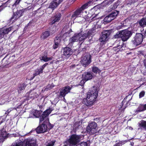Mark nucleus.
I'll return each mask as SVG.
<instances>
[{"mask_svg":"<svg viewBox=\"0 0 146 146\" xmlns=\"http://www.w3.org/2000/svg\"><path fill=\"white\" fill-rule=\"evenodd\" d=\"M98 95L96 87L93 86L87 93L86 98L84 99L83 103L87 106L92 105Z\"/></svg>","mask_w":146,"mask_h":146,"instance_id":"f257e3e1","label":"nucleus"},{"mask_svg":"<svg viewBox=\"0 0 146 146\" xmlns=\"http://www.w3.org/2000/svg\"><path fill=\"white\" fill-rule=\"evenodd\" d=\"M88 35V33H84L82 32L78 34H76L70 39V43L77 42L78 40L80 41H82L87 38Z\"/></svg>","mask_w":146,"mask_h":146,"instance_id":"f03ea898","label":"nucleus"},{"mask_svg":"<svg viewBox=\"0 0 146 146\" xmlns=\"http://www.w3.org/2000/svg\"><path fill=\"white\" fill-rule=\"evenodd\" d=\"M145 34L144 35L140 33H136L135 36L132 39L131 41L132 43L136 46L140 44L142 42L144 37L146 36Z\"/></svg>","mask_w":146,"mask_h":146,"instance_id":"7ed1b4c3","label":"nucleus"},{"mask_svg":"<svg viewBox=\"0 0 146 146\" xmlns=\"http://www.w3.org/2000/svg\"><path fill=\"white\" fill-rule=\"evenodd\" d=\"M80 135L75 134L72 135L70 139L68 140V142L69 143L68 145L77 146L76 145L80 141Z\"/></svg>","mask_w":146,"mask_h":146,"instance_id":"20e7f679","label":"nucleus"},{"mask_svg":"<svg viewBox=\"0 0 146 146\" xmlns=\"http://www.w3.org/2000/svg\"><path fill=\"white\" fill-rule=\"evenodd\" d=\"M87 131L90 134H93L96 133L98 130L97 124L94 121L89 123L87 127Z\"/></svg>","mask_w":146,"mask_h":146,"instance_id":"39448f33","label":"nucleus"},{"mask_svg":"<svg viewBox=\"0 0 146 146\" xmlns=\"http://www.w3.org/2000/svg\"><path fill=\"white\" fill-rule=\"evenodd\" d=\"M5 123L2 121L0 122V127L2 128V126H3V128L0 131V143L3 142L4 140L8 137V135L5 130L4 129L5 127Z\"/></svg>","mask_w":146,"mask_h":146,"instance_id":"423d86ee","label":"nucleus"},{"mask_svg":"<svg viewBox=\"0 0 146 146\" xmlns=\"http://www.w3.org/2000/svg\"><path fill=\"white\" fill-rule=\"evenodd\" d=\"M81 62L83 66H85L89 65L91 62L90 55L89 54H87L83 55L82 58Z\"/></svg>","mask_w":146,"mask_h":146,"instance_id":"0eeeda50","label":"nucleus"},{"mask_svg":"<svg viewBox=\"0 0 146 146\" xmlns=\"http://www.w3.org/2000/svg\"><path fill=\"white\" fill-rule=\"evenodd\" d=\"M132 35L130 31L127 30H123L121 31V39L123 41L127 40Z\"/></svg>","mask_w":146,"mask_h":146,"instance_id":"6e6552de","label":"nucleus"},{"mask_svg":"<svg viewBox=\"0 0 146 146\" xmlns=\"http://www.w3.org/2000/svg\"><path fill=\"white\" fill-rule=\"evenodd\" d=\"M52 127H50V128H48L46 125L44 123L40 125L36 129V132L38 133H43L46 132L47 130Z\"/></svg>","mask_w":146,"mask_h":146,"instance_id":"1a4fd4ad","label":"nucleus"},{"mask_svg":"<svg viewBox=\"0 0 146 146\" xmlns=\"http://www.w3.org/2000/svg\"><path fill=\"white\" fill-rule=\"evenodd\" d=\"M71 88L72 87H70L69 86H67L63 88L60 90V96L64 97L66 94L70 92Z\"/></svg>","mask_w":146,"mask_h":146,"instance_id":"9d476101","label":"nucleus"},{"mask_svg":"<svg viewBox=\"0 0 146 146\" xmlns=\"http://www.w3.org/2000/svg\"><path fill=\"white\" fill-rule=\"evenodd\" d=\"M110 34V32L107 30L105 31L102 33V35L99 39L101 42H104L108 40V37Z\"/></svg>","mask_w":146,"mask_h":146,"instance_id":"9b49d317","label":"nucleus"},{"mask_svg":"<svg viewBox=\"0 0 146 146\" xmlns=\"http://www.w3.org/2000/svg\"><path fill=\"white\" fill-rule=\"evenodd\" d=\"M23 12V9H17L16 11L13 12V15L11 18V20L13 19H14V20H16L18 19L22 15Z\"/></svg>","mask_w":146,"mask_h":146,"instance_id":"f8f14e48","label":"nucleus"},{"mask_svg":"<svg viewBox=\"0 0 146 146\" xmlns=\"http://www.w3.org/2000/svg\"><path fill=\"white\" fill-rule=\"evenodd\" d=\"M12 27L2 29L0 30V40L4 37L5 35L8 34L12 30Z\"/></svg>","mask_w":146,"mask_h":146,"instance_id":"ddd939ff","label":"nucleus"},{"mask_svg":"<svg viewBox=\"0 0 146 146\" xmlns=\"http://www.w3.org/2000/svg\"><path fill=\"white\" fill-rule=\"evenodd\" d=\"M52 110H52L51 108H49L44 111L40 117V122H42L44 119L46 118L51 113Z\"/></svg>","mask_w":146,"mask_h":146,"instance_id":"4468645a","label":"nucleus"},{"mask_svg":"<svg viewBox=\"0 0 146 146\" xmlns=\"http://www.w3.org/2000/svg\"><path fill=\"white\" fill-rule=\"evenodd\" d=\"M72 54V50L68 47H66L63 49V54L66 57H69Z\"/></svg>","mask_w":146,"mask_h":146,"instance_id":"2eb2a0df","label":"nucleus"},{"mask_svg":"<svg viewBox=\"0 0 146 146\" xmlns=\"http://www.w3.org/2000/svg\"><path fill=\"white\" fill-rule=\"evenodd\" d=\"M93 76L91 73L89 72L84 73L82 76V78L83 81V83H84L86 81L92 79Z\"/></svg>","mask_w":146,"mask_h":146,"instance_id":"dca6fc26","label":"nucleus"},{"mask_svg":"<svg viewBox=\"0 0 146 146\" xmlns=\"http://www.w3.org/2000/svg\"><path fill=\"white\" fill-rule=\"evenodd\" d=\"M94 9H91L89 13L84 17L85 20L87 21H89V19L91 18V19H94L98 15L97 14L94 13L92 14V12L93 11Z\"/></svg>","mask_w":146,"mask_h":146,"instance_id":"f3484780","label":"nucleus"},{"mask_svg":"<svg viewBox=\"0 0 146 146\" xmlns=\"http://www.w3.org/2000/svg\"><path fill=\"white\" fill-rule=\"evenodd\" d=\"M83 13V11L82 10L79 8L74 12V13L72 15V17L75 19L76 17H80L79 16L80 15H81Z\"/></svg>","mask_w":146,"mask_h":146,"instance_id":"a211bd4d","label":"nucleus"},{"mask_svg":"<svg viewBox=\"0 0 146 146\" xmlns=\"http://www.w3.org/2000/svg\"><path fill=\"white\" fill-rule=\"evenodd\" d=\"M33 90H31L29 92L26 94V96H28L29 98L32 99H34L38 95L35 92H33Z\"/></svg>","mask_w":146,"mask_h":146,"instance_id":"6ab92c4d","label":"nucleus"},{"mask_svg":"<svg viewBox=\"0 0 146 146\" xmlns=\"http://www.w3.org/2000/svg\"><path fill=\"white\" fill-rule=\"evenodd\" d=\"M61 16L60 13L57 14L52 19V21L50 23V24H53L56 22L60 20Z\"/></svg>","mask_w":146,"mask_h":146,"instance_id":"aec40b11","label":"nucleus"},{"mask_svg":"<svg viewBox=\"0 0 146 146\" xmlns=\"http://www.w3.org/2000/svg\"><path fill=\"white\" fill-rule=\"evenodd\" d=\"M60 39L59 37H56L54 40V44L53 45V48L54 49H56L59 46L60 42Z\"/></svg>","mask_w":146,"mask_h":146,"instance_id":"412c9836","label":"nucleus"},{"mask_svg":"<svg viewBox=\"0 0 146 146\" xmlns=\"http://www.w3.org/2000/svg\"><path fill=\"white\" fill-rule=\"evenodd\" d=\"M41 113L42 112L41 111L33 110L31 111V114L33 115V116H31V117H38Z\"/></svg>","mask_w":146,"mask_h":146,"instance_id":"4be33fe9","label":"nucleus"},{"mask_svg":"<svg viewBox=\"0 0 146 146\" xmlns=\"http://www.w3.org/2000/svg\"><path fill=\"white\" fill-rule=\"evenodd\" d=\"M115 43H117V46L114 47L113 48V50L116 51L117 52H118L122 47V43H121L119 41H117Z\"/></svg>","mask_w":146,"mask_h":146,"instance_id":"5701e85b","label":"nucleus"},{"mask_svg":"<svg viewBox=\"0 0 146 146\" xmlns=\"http://www.w3.org/2000/svg\"><path fill=\"white\" fill-rule=\"evenodd\" d=\"M36 143L34 141L28 139L25 141V146H35Z\"/></svg>","mask_w":146,"mask_h":146,"instance_id":"b1692460","label":"nucleus"},{"mask_svg":"<svg viewBox=\"0 0 146 146\" xmlns=\"http://www.w3.org/2000/svg\"><path fill=\"white\" fill-rule=\"evenodd\" d=\"M139 25L143 27L146 26V18H143L139 21Z\"/></svg>","mask_w":146,"mask_h":146,"instance_id":"393cba45","label":"nucleus"},{"mask_svg":"<svg viewBox=\"0 0 146 146\" xmlns=\"http://www.w3.org/2000/svg\"><path fill=\"white\" fill-rule=\"evenodd\" d=\"M59 5L56 2L53 0L50 3L48 8L52 9L53 10L54 9L56 8Z\"/></svg>","mask_w":146,"mask_h":146,"instance_id":"a878e982","label":"nucleus"},{"mask_svg":"<svg viewBox=\"0 0 146 146\" xmlns=\"http://www.w3.org/2000/svg\"><path fill=\"white\" fill-rule=\"evenodd\" d=\"M118 13V11L116 10H114L112 13L109 15L112 20H113L116 18Z\"/></svg>","mask_w":146,"mask_h":146,"instance_id":"bb28decb","label":"nucleus"},{"mask_svg":"<svg viewBox=\"0 0 146 146\" xmlns=\"http://www.w3.org/2000/svg\"><path fill=\"white\" fill-rule=\"evenodd\" d=\"M20 2L19 0H17L15 3L12 6V9L13 12H14L16 11L18 9V7L19 6L18 4Z\"/></svg>","mask_w":146,"mask_h":146,"instance_id":"cd10ccee","label":"nucleus"},{"mask_svg":"<svg viewBox=\"0 0 146 146\" xmlns=\"http://www.w3.org/2000/svg\"><path fill=\"white\" fill-rule=\"evenodd\" d=\"M23 143L20 140H17L12 144L11 146H23Z\"/></svg>","mask_w":146,"mask_h":146,"instance_id":"c85d7f7f","label":"nucleus"},{"mask_svg":"<svg viewBox=\"0 0 146 146\" xmlns=\"http://www.w3.org/2000/svg\"><path fill=\"white\" fill-rule=\"evenodd\" d=\"M50 35V33L48 31H46L43 33L41 35V37L43 39H45L48 37Z\"/></svg>","mask_w":146,"mask_h":146,"instance_id":"c756f323","label":"nucleus"},{"mask_svg":"<svg viewBox=\"0 0 146 146\" xmlns=\"http://www.w3.org/2000/svg\"><path fill=\"white\" fill-rule=\"evenodd\" d=\"M55 141H48L45 143L46 146H53Z\"/></svg>","mask_w":146,"mask_h":146,"instance_id":"7c9ffc66","label":"nucleus"},{"mask_svg":"<svg viewBox=\"0 0 146 146\" xmlns=\"http://www.w3.org/2000/svg\"><path fill=\"white\" fill-rule=\"evenodd\" d=\"M145 110L144 105H140L136 110L137 112H139Z\"/></svg>","mask_w":146,"mask_h":146,"instance_id":"2f4dec72","label":"nucleus"},{"mask_svg":"<svg viewBox=\"0 0 146 146\" xmlns=\"http://www.w3.org/2000/svg\"><path fill=\"white\" fill-rule=\"evenodd\" d=\"M139 126L145 129H146V121H141L139 123Z\"/></svg>","mask_w":146,"mask_h":146,"instance_id":"473e14b6","label":"nucleus"},{"mask_svg":"<svg viewBox=\"0 0 146 146\" xmlns=\"http://www.w3.org/2000/svg\"><path fill=\"white\" fill-rule=\"evenodd\" d=\"M92 71L95 73H99L101 72L100 70L97 67L94 66L92 69Z\"/></svg>","mask_w":146,"mask_h":146,"instance_id":"72a5a7b5","label":"nucleus"},{"mask_svg":"<svg viewBox=\"0 0 146 146\" xmlns=\"http://www.w3.org/2000/svg\"><path fill=\"white\" fill-rule=\"evenodd\" d=\"M91 3V2H89L83 5L80 8L83 11L85 9L87 8L88 7L89 4Z\"/></svg>","mask_w":146,"mask_h":146,"instance_id":"f704fd0d","label":"nucleus"},{"mask_svg":"<svg viewBox=\"0 0 146 146\" xmlns=\"http://www.w3.org/2000/svg\"><path fill=\"white\" fill-rule=\"evenodd\" d=\"M77 19L78 22L81 23H83L86 21L84 17L80 16L78 17Z\"/></svg>","mask_w":146,"mask_h":146,"instance_id":"c9c22d12","label":"nucleus"},{"mask_svg":"<svg viewBox=\"0 0 146 146\" xmlns=\"http://www.w3.org/2000/svg\"><path fill=\"white\" fill-rule=\"evenodd\" d=\"M97 22H96V24L94 25V27L92 29L90 30V31L89 33L87 32L86 33H88V35L90 34V33H94L95 32V30L96 29V25H97Z\"/></svg>","mask_w":146,"mask_h":146,"instance_id":"e433bc0d","label":"nucleus"},{"mask_svg":"<svg viewBox=\"0 0 146 146\" xmlns=\"http://www.w3.org/2000/svg\"><path fill=\"white\" fill-rule=\"evenodd\" d=\"M112 20L109 15L106 16L104 19V21L105 22L109 23Z\"/></svg>","mask_w":146,"mask_h":146,"instance_id":"4c0bfd02","label":"nucleus"},{"mask_svg":"<svg viewBox=\"0 0 146 146\" xmlns=\"http://www.w3.org/2000/svg\"><path fill=\"white\" fill-rule=\"evenodd\" d=\"M41 60H43L45 62H47L52 59L51 57L48 58L46 56H43L42 57Z\"/></svg>","mask_w":146,"mask_h":146,"instance_id":"58836bf2","label":"nucleus"},{"mask_svg":"<svg viewBox=\"0 0 146 146\" xmlns=\"http://www.w3.org/2000/svg\"><path fill=\"white\" fill-rule=\"evenodd\" d=\"M26 86V85L25 83H23L21 84L19 88V89L18 90L19 92L20 91H21L22 90H24Z\"/></svg>","mask_w":146,"mask_h":146,"instance_id":"ea45409f","label":"nucleus"},{"mask_svg":"<svg viewBox=\"0 0 146 146\" xmlns=\"http://www.w3.org/2000/svg\"><path fill=\"white\" fill-rule=\"evenodd\" d=\"M120 37L121 38V31L118 32L114 36V38H115Z\"/></svg>","mask_w":146,"mask_h":146,"instance_id":"a19ab883","label":"nucleus"},{"mask_svg":"<svg viewBox=\"0 0 146 146\" xmlns=\"http://www.w3.org/2000/svg\"><path fill=\"white\" fill-rule=\"evenodd\" d=\"M42 73V72H40V70L39 69L36 70L35 71V73L33 74V78L35 76L39 75L40 74Z\"/></svg>","mask_w":146,"mask_h":146,"instance_id":"79ce46f5","label":"nucleus"},{"mask_svg":"<svg viewBox=\"0 0 146 146\" xmlns=\"http://www.w3.org/2000/svg\"><path fill=\"white\" fill-rule=\"evenodd\" d=\"M138 0H131L130 1L129 3H128L127 4V5H131L132 4H133L135 2H137V1Z\"/></svg>","mask_w":146,"mask_h":146,"instance_id":"37998d69","label":"nucleus"},{"mask_svg":"<svg viewBox=\"0 0 146 146\" xmlns=\"http://www.w3.org/2000/svg\"><path fill=\"white\" fill-rule=\"evenodd\" d=\"M77 146H86L87 144L86 142H82L80 143V144L77 145Z\"/></svg>","mask_w":146,"mask_h":146,"instance_id":"c03bdc74","label":"nucleus"},{"mask_svg":"<svg viewBox=\"0 0 146 146\" xmlns=\"http://www.w3.org/2000/svg\"><path fill=\"white\" fill-rule=\"evenodd\" d=\"M145 92L144 91L141 92L139 95V98H141L144 96L145 95Z\"/></svg>","mask_w":146,"mask_h":146,"instance_id":"a18cd8bd","label":"nucleus"},{"mask_svg":"<svg viewBox=\"0 0 146 146\" xmlns=\"http://www.w3.org/2000/svg\"><path fill=\"white\" fill-rule=\"evenodd\" d=\"M58 4V5H59L62 1L63 0H54Z\"/></svg>","mask_w":146,"mask_h":146,"instance_id":"49530a36","label":"nucleus"},{"mask_svg":"<svg viewBox=\"0 0 146 146\" xmlns=\"http://www.w3.org/2000/svg\"><path fill=\"white\" fill-rule=\"evenodd\" d=\"M78 64H76H76H72L70 66V67L71 68H75L77 66H78Z\"/></svg>","mask_w":146,"mask_h":146,"instance_id":"de8ad7c7","label":"nucleus"},{"mask_svg":"<svg viewBox=\"0 0 146 146\" xmlns=\"http://www.w3.org/2000/svg\"><path fill=\"white\" fill-rule=\"evenodd\" d=\"M44 67L43 65L41 66V67L39 69L40 70V72H43V70L44 68Z\"/></svg>","mask_w":146,"mask_h":146,"instance_id":"09e8293b","label":"nucleus"},{"mask_svg":"<svg viewBox=\"0 0 146 146\" xmlns=\"http://www.w3.org/2000/svg\"><path fill=\"white\" fill-rule=\"evenodd\" d=\"M11 111V110L10 109H9L7 110V111L5 112V114L8 115V114L10 113V112Z\"/></svg>","mask_w":146,"mask_h":146,"instance_id":"8fccbe9b","label":"nucleus"},{"mask_svg":"<svg viewBox=\"0 0 146 146\" xmlns=\"http://www.w3.org/2000/svg\"><path fill=\"white\" fill-rule=\"evenodd\" d=\"M4 7H5L3 5H2L0 6V11H1L4 8Z\"/></svg>","mask_w":146,"mask_h":146,"instance_id":"3c124183","label":"nucleus"},{"mask_svg":"<svg viewBox=\"0 0 146 146\" xmlns=\"http://www.w3.org/2000/svg\"><path fill=\"white\" fill-rule=\"evenodd\" d=\"M14 137H16L19 136V135L18 133H17V134H14Z\"/></svg>","mask_w":146,"mask_h":146,"instance_id":"603ef678","label":"nucleus"},{"mask_svg":"<svg viewBox=\"0 0 146 146\" xmlns=\"http://www.w3.org/2000/svg\"><path fill=\"white\" fill-rule=\"evenodd\" d=\"M128 141V140L123 141H122V143H123V144H124L126 142H127Z\"/></svg>","mask_w":146,"mask_h":146,"instance_id":"864d4df0","label":"nucleus"},{"mask_svg":"<svg viewBox=\"0 0 146 146\" xmlns=\"http://www.w3.org/2000/svg\"><path fill=\"white\" fill-rule=\"evenodd\" d=\"M109 3L111 4L113 2V1H112V0H110L109 1Z\"/></svg>","mask_w":146,"mask_h":146,"instance_id":"5fc2aeb1","label":"nucleus"},{"mask_svg":"<svg viewBox=\"0 0 146 146\" xmlns=\"http://www.w3.org/2000/svg\"><path fill=\"white\" fill-rule=\"evenodd\" d=\"M144 63L145 65V66L146 67V59L144 60Z\"/></svg>","mask_w":146,"mask_h":146,"instance_id":"6e6d98bb","label":"nucleus"},{"mask_svg":"<svg viewBox=\"0 0 146 146\" xmlns=\"http://www.w3.org/2000/svg\"><path fill=\"white\" fill-rule=\"evenodd\" d=\"M48 64V63H46L44 64L43 66L45 67Z\"/></svg>","mask_w":146,"mask_h":146,"instance_id":"4d7b16f0","label":"nucleus"},{"mask_svg":"<svg viewBox=\"0 0 146 146\" xmlns=\"http://www.w3.org/2000/svg\"><path fill=\"white\" fill-rule=\"evenodd\" d=\"M134 144V143L133 142H132L131 143V145L132 146H133Z\"/></svg>","mask_w":146,"mask_h":146,"instance_id":"13d9d810","label":"nucleus"},{"mask_svg":"<svg viewBox=\"0 0 146 146\" xmlns=\"http://www.w3.org/2000/svg\"><path fill=\"white\" fill-rule=\"evenodd\" d=\"M144 106L145 110H146V104H145L144 105Z\"/></svg>","mask_w":146,"mask_h":146,"instance_id":"bf43d9fd","label":"nucleus"},{"mask_svg":"<svg viewBox=\"0 0 146 146\" xmlns=\"http://www.w3.org/2000/svg\"><path fill=\"white\" fill-rule=\"evenodd\" d=\"M53 29H56V27H55V26H54V27H53Z\"/></svg>","mask_w":146,"mask_h":146,"instance_id":"052dcab7","label":"nucleus"},{"mask_svg":"<svg viewBox=\"0 0 146 146\" xmlns=\"http://www.w3.org/2000/svg\"><path fill=\"white\" fill-rule=\"evenodd\" d=\"M141 0H138L137 1H139V2H140V1H141Z\"/></svg>","mask_w":146,"mask_h":146,"instance_id":"680f3d73","label":"nucleus"},{"mask_svg":"<svg viewBox=\"0 0 146 146\" xmlns=\"http://www.w3.org/2000/svg\"><path fill=\"white\" fill-rule=\"evenodd\" d=\"M3 104H1L0 103V105H3Z\"/></svg>","mask_w":146,"mask_h":146,"instance_id":"e2e57ef3","label":"nucleus"},{"mask_svg":"<svg viewBox=\"0 0 146 146\" xmlns=\"http://www.w3.org/2000/svg\"><path fill=\"white\" fill-rule=\"evenodd\" d=\"M64 146H67V145H65Z\"/></svg>","mask_w":146,"mask_h":146,"instance_id":"0e129e2a","label":"nucleus"}]
</instances>
